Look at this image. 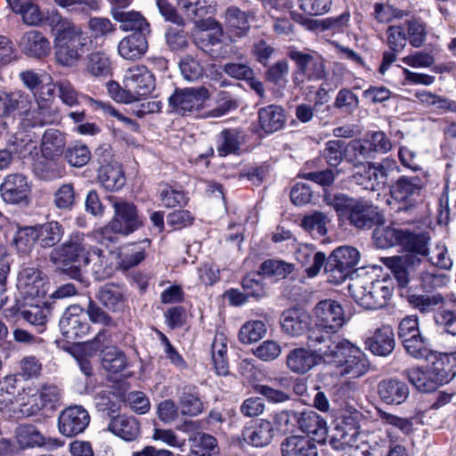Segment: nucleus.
Returning a JSON list of instances; mask_svg holds the SVG:
<instances>
[{
  "label": "nucleus",
  "instance_id": "obj_32",
  "mask_svg": "<svg viewBox=\"0 0 456 456\" xmlns=\"http://www.w3.org/2000/svg\"><path fill=\"white\" fill-rule=\"evenodd\" d=\"M435 360L432 362L431 375L436 379L437 387L448 384L456 376L454 362L447 357V354L431 355Z\"/></svg>",
  "mask_w": 456,
  "mask_h": 456
},
{
  "label": "nucleus",
  "instance_id": "obj_33",
  "mask_svg": "<svg viewBox=\"0 0 456 456\" xmlns=\"http://www.w3.org/2000/svg\"><path fill=\"white\" fill-rule=\"evenodd\" d=\"M112 17L120 23L119 28L123 31L150 32V25L144 17L137 12H125L112 9Z\"/></svg>",
  "mask_w": 456,
  "mask_h": 456
},
{
  "label": "nucleus",
  "instance_id": "obj_47",
  "mask_svg": "<svg viewBox=\"0 0 456 456\" xmlns=\"http://www.w3.org/2000/svg\"><path fill=\"white\" fill-rule=\"evenodd\" d=\"M96 298L109 310L116 312L123 307L124 295L121 289L114 284H106L101 288Z\"/></svg>",
  "mask_w": 456,
  "mask_h": 456
},
{
  "label": "nucleus",
  "instance_id": "obj_45",
  "mask_svg": "<svg viewBox=\"0 0 456 456\" xmlns=\"http://www.w3.org/2000/svg\"><path fill=\"white\" fill-rule=\"evenodd\" d=\"M87 256V263L84 265H92L91 269L97 280H103L111 275L113 268L102 249L91 247Z\"/></svg>",
  "mask_w": 456,
  "mask_h": 456
},
{
  "label": "nucleus",
  "instance_id": "obj_5",
  "mask_svg": "<svg viewBox=\"0 0 456 456\" xmlns=\"http://www.w3.org/2000/svg\"><path fill=\"white\" fill-rule=\"evenodd\" d=\"M107 200L114 210L113 217L106 226L94 232L96 240L106 247L117 241L116 234L129 235L142 225V219L133 202L116 196H109Z\"/></svg>",
  "mask_w": 456,
  "mask_h": 456
},
{
  "label": "nucleus",
  "instance_id": "obj_52",
  "mask_svg": "<svg viewBox=\"0 0 456 456\" xmlns=\"http://www.w3.org/2000/svg\"><path fill=\"white\" fill-rule=\"evenodd\" d=\"M191 451L198 456H212L217 453L216 439L205 433H196L190 439Z\"/></svg>",
  "mask_w": 456,
  "mask_h": 456
},
{
  "label": "nucleus",
  "instance_id": "obj_40",
  "mask_svg": "<svg viewBox=\"0 0 456 456\" xmlns=\"http://www.w3.org/2000/svg\"><path fill=\"white\" fill-rule=\"evenodd\" d=\"M16 314L28 323L38 327V330L41 332L47 322L49 308L44 304L39 305L37 302L18 306Z\"/></svg>",
  "mask_w": 456,
  "mask_h": 456
},
{
  "label": "nucleus",
  "instance_id": "obj_6",
  "mask_svg": "<svg viewBox=\"0 0 456 456\" xmlns=\"http://www.w3.org/2000/svg\"><path fill=\"white\" fill-rule=\"evenodd\" d=\"M359 260V251L349 246L337 248L328 257L325 252L317 251L315 252V276L323 266L327 281L339 284L355 273Z\"/></svg>",
  "mask_w": 456,
  "mask_h": 456
},
{
  "label": "nucleus",
  "instance_id": "obj_62",
  "mask_svg": "<svg viewBox=\"0 0 456 456\" xmlns=\"http://www.w3.org/2000/svg\"><path fill=\"white\" fill-rule=\"evenodd\" d=\"M64 157L70 166L81 167L90 160L91 152L86 144L75 143L66 150Z\"/></svg>",
  "mask_w": 456,
  "mask_h": 456
},
{
  "label": "nucleus",
  "instance_id": "obj_4",
  "mask_svg": "<svg viewBox=\"0 0 456 456\" xmlns=\"http://www.w3.org/2000/svg\"><path fill=\"white\" fill-rule=\"evenodd\" d=\"M322 201L357 229L370 230L384 223L379 208L370 200L352 198L344 193H331L324 189Z\"/></svg>",
  "mask_w": 456,
  "mask_h": 456
},
{
  "label": "nucleus",
  "instance_id": "obj_51",
  "mask_svg": "<svg viewBox=\"0 0 456 456\" xmlns=\"http://www.w3.org/2000/svg\"><path fill=\"white\" fill-rule=\"evenodd\" d=\"M403 229L395 227H378L374 230L373 239L375 244L379 248H387L395 245H401L403 236H404Z\"/></svg>",
  "mask_w": 456,
  "mask_h": 456
},
{
  "label": "nucleus",
  "instance_id": "obj_7",
  "mask_svg": "<svg viewBox=\"0 0 456 456\" xmlns=\"http://www.w3.org/2000/svg\"><path fill=\"white\" fill-rule=\"evenodd\" d=\"M90 248L86 242L85 235L75 232L68 240L50 252L49 261L70 277L77 279L81 275L79 266L87 263Z\"/></svg>",
  "mask_w": 456,
  "mask_h": 456
},
{
  "label": "nucleus",
  "instance_id": "obj_34",
  "mask_svg": "<svg viewBox=\"0 0 456 456\" xmlns=\"http://www.w3.org/2000/svg\"><path fill=\"white\" fill-rule=\"evenodd\" d=\"M98 180L108 191H118L126 183L124 171L118 162L100 167Z\"/></svg>",
  "mask_w": 456,
  "mask_h": 456
},
{
  "label": "nucleus",
  "instance_id": "obj_31",
  "mask_svg": "<svg viewBox=\"0 0 456 456\" xmlns=\"http://www.w3.org/2000/svg\"><path fill=\"white\" fill-rule=\"evenodd\" d=\"M178 409L183 416L195 417L203 411V403L195 387L185 386L178 396Z\"/></svg>",
  "mask_w": 456,
  "mask_h": 456
},
{
  "label": "nucleus",
  "instance_id": "obj_41",
  "mask_svg": "<svg viewBox=\"0 0 456 456\" xmlns=\"http://www.w3.org/2000/svg\"><path fill=\"white\" fill-rule=\"evenodd\" d=\"M37 242L42 248H52L57 245L63 237L64 229L55 221L36 225Z\"/></svg>",
  "mask_w": 456,
  "mask_h": 456
},
{
  "label": "nucleus",
  "instance_id": "obj_28",
  "mask_svg": "<svg viewBox=\"0 0 456 456\" xmlns=\"http://www.w3.org/2000/svg\"><path fill=\"white\" fill-rule=\"evenodd\" d=\"M30 103V95L23 91L0 90V118H8L16 110L26 109Z\"/></svg>",
  "mask_w": 456,
  "mask_h": 456
},
{
  "label": "nucleus",
  "instance_id": "obj_12",
  "mask_svg": "<svg viewBox=\"0 0 456 456\" xmlns=\"http://www.w3.org/2000/svg\"><path fill=\"white\" fill-rule=\"evenodd\" d=\"M123 86L126 87L132 102L150 94L155 88L153 74L143 65H135L126 70Z\"/></svg>",
  "mask_w": 456,
  "mask_h": 456
},
{
  "label": "nucleus",
  "instance_id": "obj_37",
  "mask_svg": "<svg viewBox=\"0 0 456 456\" xmlns=\"http://www.w3.org/2000/svg\"><path fill=\"white\" fill-rule=\"evenodd\" d=\"M260 127L267 134L280 130L285 122L283 110L280 106L269 105L258 111Z\"/></svg>",
  "mask_w": 456,
  "mask_h": 456
},
{
  "label": "nucleus",
  "instance_id": "obj_54",
  "mask_svg": "<svg viewBox=\"0 0 456 456\" xmlns=\"http://www.w3.org/2000/svg\"><path fill=\"white\" fill-rule=\"evenodd\" d=\"M177 5L184 16L197 25L203 21L211 10L210 6H207L198 0H177Z\"/></svg>",
  "mask_w": 456,
  "mask_h": 456
},
{
  "label": "nucleus",
  "instance_id": "obj_13",
  "mask_svg": "<svg viewBox=\"0 0 456 456\" xmlns=\"http://www.w3.org/2000/svg\"><path fill=\"white\" fill-rule=\"evenodd\" d=\"M363 415L357 410L347 411L341 424L338 426V434L330 441L331 446L336 450H345L346 447L356 446L355 443L360 434L361 422Z\"/></svg>",
  "mask_w": 456,
  "mask_h": 456
},
{
  "label": "nucleus",
  "instance_id": "obj_9",
  "mask_svg": "<svg viewBox=\"0 0 456 456\" xmlns=\"http://www.w3.org/2000/svg\"><path fill=\"white\" fill-rule=\"evenodd\" d=\"M400 172L395 160L386 158L379 163L368 162L364 174H355L354 181L371 191L388 186L395 183V175Z\"/></svg>",
  "mask_w": 456,
  "mask_h": 456
},
{
  "label": "nucleus",
  "instance_id": "obj_60",
  "mask_svg": "<svg viewBox=\"0 0 456 456\" xmlns=\"http://www.w3.org/2000/svg\"><path fill=\"white\" fill-rule=\"evenodd\" d=\"M289 58L295 61L297 70L296 73V81L303 82L305 77L311 78L310 67L314 62V57L309 53H303L297 50H292L289 53Z\"/></svg>",
  "mask_w": 456,
  "mask_h": 456
},
{
  "label": "nucleus",
  "instance_id": "obj_15",
  "mask_svg": "<svg viewBox=\"0 0 456 456\" xmlns=\"http://www.w3.org/2000/svg\"><path fill=\"white\" fill-rule=\"evenodd\" d=\"M47 276L38 268L23 267L18 275L17 289L25 297H43L46 294Z\"/></svg>",
  "mask_w": 456,
  "mask_h": 456
},
{
  "label": "nucleus",
  "instance_id": "obj_35",
  "mask_svg": "<svg viewBox=\"0 0 456 456\" xmlns=\"http://www.w3.org/2000/svg\"><path fill=\"white\" fill-rule=\"evenodd\" d=\"M273 436V427L270 421L261 419L254 428H248L243 430L242 437L248 444L263 447L270 444Z\"/></svg>",
  "mask_w": 456,
  "mask_h": 456
},
{
  "label": "nucleus",
  "instance_id": "obj_10",
  "mask_svg": "<svg viewBox=\"0 0 456 456\" xmlns=\"http://www.w3.org/2000/svg\"><path fill=\"white\" fill-rule=\"evenodd\" d=\"M343 323V308L337 301L322 299L315 305V336L329 334L339 337L337 331Z\"/></svg>",
  "mask_w": 456,
  "mask_h": 456
},
{
  "label": "nucleus",
  "instance_id": "obj_24",
  "mask_svg": "<svg viewBox=\"0 0 456 456\" xmlns=\"http://www.w3.org/2000/svg\"><path fill=\"white\" fill-rule=\"evenodd\" d=\"M19 45L24 54L37 59L47 56L51 50L49 40L37 30H29L24 33Z\"/></svg>",
  "mask_w": 456,
  "mask_h": 456
},
{
  "label": "nucleus",
  "instance_id": "obj_16",
  "mask_svg": "<svg viewBox=\"0 0 456 456\" xmlns=\"http://www.w3.org/2000/svg\"><path fill=\"white\" fill-rule=\"evenodd\" d=\"M59 326L62 336L69 340L83 338L90 330V325L83 315V308L78 305H71L66 309Z\"/></svg>",
  "mask_w": 456,
  "mask_h": 456
},
{
  "label": "nucleus",
  "instance_id": "obj_39",
  "mask_svg": "<svg viewBox=\"0 0 456 456\" xmlns=\"http://www.w3.org/2000/svg\"><path fill=\"white\" fill-rule=\"evenodd\" d=\"M416 96L423 105L429 108L433 112L438 114L456 113V101L428 91L418 92Z\"/></svg>",
  "mask_w": 456,
  "mask_h": 456
},
{
  "label": "nucleus",
  "instance_id": "obj_27",
  "mask_svg": "<svg viewBox=\"0 0 456 456\" xmlns=\"http://www.w3.org/2000/svg\"><path fill=\"white\" fill-rule=\"evenodd\" d=\"M423 187V178L418 175H401L390 184V193L396 200H406L413 195L419 194Z\"/></svg>",
  "mask_w": 456,
  "mask_h": 456
},
{
  "label": "nucleus",
  "instance_id": "obj_11",
  "mask_svg": "<svg viewBox=\"0 0 456 456\" xmlns=\"http://www.w3.org/2000/svg\"><path fill=\"white\" fill-rule=\"evenodd\" d=\"M209 97L210 93L205 86L176 89L169 97V104L176 113L184 116L202 109Z\"/></svg>",
  "mask_w": 456,
  "mask_h": 456
},
{
  "label": "nucleus",
  "instance_id": "obj_29",
  "mask_svg": "<svg viewBox=\"0 0 456 456\" xmlns=\"http://www.w3.org/2000/svg\"><path fill=\"white\" fill-rule=\"evenodd\" d=\"M66 145V135L58 129L49 128L45 131L41 140V151L47 159L60 157Z\"/></svg>",
  "mask_w": 456,
  "mask_h": 456
},
{
  "label": "nucleus",
  "instance_id": "obj_2",
  "mask_svg": "<svg viewBox=\"0 0 456 456\" xmlns=\"http://www.w3.org/2000/svg\"><path fill=\"white\" fill-rule=\"evenodd\" d=\"M48 23L54 36V56L57 63L69 68L76 66L88 51V37L79 26L59 13H53L48 18Z\"/></svg>",
  "mask_w": 456,
  "mask_h": 456
},
{
  "label": "nucleus",
  "instance_id": "obj_8",
  "mask_svg": "<svg viewBox=\"0 0 456 456\" xmlns=\"http://www.w3.org/2000/svg\"><path fill=\"white\" fill-rule=\"evenodd\" d=\"M347 288L354 302L367 310H377L386 306L394 290L387 281H370L367 276L350 278Z\"/></svg>",
  "mask_w": 456,
  "mask_h": 456
},
{
  "label": "nucleus",
  "instance_id": "obj_44",
  "mask_svg": "<svg viewBox=\"0 0 456 456\" xmlns=\"http://www.w3.org/2000/svg\"><path fill=\"white\" fill-rule=\"evenodd\" d=\"M345 157L346 160L354 167H359L362 165L365 160L375 158L366 139L350 142L346 148Z\"/></svg>",
  "mask_w": 456,
  "mask_h": 456
},
{
  "label": "nucleus",
  "instance_id": "obj_53",
  "mask_svg": "<svg viewBox=\"0 0 456 456\" xmlns=\"http://www.w3.org/2000/svg\"><path fill=\"white\" fill-rule=\"evenodd\" d=\"M293 270L294 265L292 264L278 259H268L261 264L257 275H265L281 280L286 278Z\"/></svg>",
  "mask_w": 456,
  "mask_h": 456
},
{
  "label": "nucleus",
  "instance_id": "obj_30",
  "mask_svg": "<svg viewBox=\"0 0 456 456\" xmlns=\"http://www.w3.org/2000/svg\"><path fill=\"white\" fill-rule=\"evenodd\" d=\"M108 429L126 441H134L140 435V424L132 416L119 415L112 418Z\"/></svg>",
  "mask_w": 456,
  "mask_h": 456
},
{
  "label": "nucleus",
  "instance_id": "obj_61",
  "mask_svg": "<svg viewBox=\"0 0 456 456\" xmlns=\"http://www.w3.org/2000/svg\"><path fill=\"white\" fill-rule=\"evenodd\" d=\"M406 23V37L410 45L416 48L422 46L428 36L427 24L419 19H411Z\"/></svg>",
  "mask_w": 456,
  "mask_h": 456
},
{
  "label": "nucleus",
  "instance_id": "obj_55",
  "mask_svg": "<svg viewBox=\"0 0 456 456\" xmlns=\"http://www.w3.org/2000/svg\"><path fill=\"white\" fill-rule=\"evenodd\" d=\"M216 151L221 157L236 153L240 149L239 132L236 129H224L217 136Z\"/></svg>",
  "mask_w": 456,
  "mask_h": 456
},
{
  "label": "nucleus",
  "instance_id": "obj_36",
  "mask_svg": "<svg viewBox=\"0 0 456 456\" xmlns=\"http://www.w3.org/2000/svg\"><path fill=\"white\" fill-rule=\"evenodd\" d=\"M39 399L40 404L35 403L30 408H28V404L30 403L29 401L28 403L22 405L23 408L20 409V411L27 416H31L36 414L43 407L53 408L61 400V391L55 385L44 384L40 389Z\"/></svg>",
  "mask_w": 456,
  "mask_h": 456
},
{
  "label": "nucleus",
  "instance_id": "obj_20",
  "mask_svg": "<svg viewBox=\"0 0 456 456\" xmlns=\"http://www.w3.org/2000/svg\"><path fill=\"white\" fill-rule=\"evenodd\" d=\"M281 325L284 333L292 337L302 336L310 330L312 316L302 308H289L282 313Z\"/></svg>",
  "mask_w": 456,
  "mask_h": 456
},
{
  "label": "nucleus",
  "instance_id": "obj_56",
  "mask_svg": "<svg viewBox=\"0 0 456 456\" xmlns=\"http://www.w3.org/2000/svg\"><path fill=\"white\" fill-rule=\"evenodd\" d=\"M179 69L183 78L189 82L198 81L204 76V68L201 62L190 54L181 58Z\"/></svg>",
  "mask_w": 456,
  "mask_h": 456
},
{
  "label": "nucleus",
  "instance_id": "obj_17",
  "mask_svg": "<svg viewBox=\"0 0 456 456\" xmlns=\"http://www.w3.org/2000/svg\"><path fill=\"white\" fill-rule=\"evenodd\" d=\"M90 422L89 413L81 406L63 410L58 419L60 432L65 436H74L85 431Z\"/></svg>",
  "mask_w": 456,
  "mask_h": 456
},
{
  "label": "nucleus",
  "instance_id": "obj_25",
  "mask_svg": "<svg viewBox=\"0 0 456 456\" xmlns=\"http://www.w3.org/2000/svg\"><path fill=\"white\" fill-rule=\"evenodd\" d=\"M148 41L143 32H133L123 37L118 45V54L128 61L141 59L148 51Z\"/></svg>",
  "mask_w": 456,
  "mask_h": 456
},
{
  "label": "nucleus",
  "instance_id": "obj_19",
  "mask_svg": "<svg viewBox=\"0 0 456 456\" xmlns=\"http://www.w3.org/2000/svg\"><path fill=\"white\" fill-rule=\"evenodd\" d=\"M223 29L221 26L216 25L212 28V30L201 33L198 37H195L194 44L199 49L209 54L215 59H225L230 56L232 46L224 44L222 41Z\"/></svg>",
  "mask_w": 456,
  "mask_h": 456
},
{
  "label": "nucleus",
  "instance_id": "obj_18",
  "mask_svg": "<svg viewBox=\"0 0 456 456\" xmlns=\"http://www.w3.org/2000/svg\"><path fill=\"white\" fill-rule=\"evenodd\" d=\"M29 191L28 178L20 173L8 175L0 186L1 197L9 204L26 203Z\"/></svg>",
  "mask_w": 456,
  "mask_h": 456
},
{
  "label": "nucleus",
  "instance_id": "obj_38",
  "mask_svg": "<svg viewBox=\"0 0 456 456\" xmlns=\"http://www.w3.org/2000/svg\"><path fill=\"white\" fill-rule=\"evenodd\" d=\"M314 439L308 436H294L281 444L283 456H314Z\"/></svg>",
  "mask_w": 456,
  "mask_h": 456
},
{
  "label": "nucleus",
  "instance_id": "obj_22",
  "mask_svg": "<svg viewBox=\"0 0 456 456\" xmlns=\"http://www.w3.org/2000/svg\"><path fill=\"white\" fill-rule=\"evenodd\" d=\"M54 90L57 91V96L61 102L70 108L78 106L81 102H86L92 107H94V104L97 103L96 100L77 92L75 86L68 79L57 80L53 85V88H48L47 94L52 96Z\"/></svg>",
  "mask_w": 456,
  "mask_h": 456
},
{
  "label": "nucleus",
  "instance_id": "obj_46",
  "mask_svg": "<svg viewBox=\"0 0 456 456\" xmlns=\"http://www.w3.org/2000/svg\"><path fill=\"white\" fill-rule=\"evenodd\" d=\"M225 18L230 32L233 37H242L249 30L248 14L235 6L226 10Z\"/></svg>",
  "mask_w": 456,
  "mask_h": 456
},
{
  "label": "nucleus",
  "instance_id": "obj_23",
  "mask_svg": "<svg viewBox=\"0 0 456 456\" xmlns=\"http://www.w3.org/2000/svg\"><path fill=\"white\" fill-rule=\"evenodd\" d=\"M378 395L382 402L390 405L403 403L410 395L408 385L398 379H387L378 384Z\"/></svg>",
  "mask_w": 456,
  "mask_h": 456
},
{
  "label": "nucleus",
  "instance_id": "obj_1",
  "mask_svg": "<svg viewBox=\"0 0 456 456\" xmlns=\"http://www.w3.org/2000/svg\"><path fill=\"white\" fill-rule=\"evenodd\" d=\"M327 368V373L357 379L370 370L365 354L350 341L329 334L315 336V367Z\"/></svg>",
  "mask_w": 456,
  "mask_h": 456
},
{
  "label": "nucleus",
  "instance_id": "obj_3",
  "mask_svg": "<svg viewBox=\"0 0 456 456\" xmlns=\"http://www.w3.org/2000/svg\"><path fill=\"white\" fill-rule=\"evenodd\" d=\"M401 246L406 250L402 256L386 257L384 264L391 271L397 287L405 289L415 279L422 265V256H428V240L424 234L404 231Z\"/></svg>",
  "mask_w": 456,
  "mask_h": 456
},
{
  "label": "nucleus",
  "instance_id": "obj_57",
  "mask_svg": "<svg viewBox=\"0 0 456 456\" xmlns=\"http://www.w3.org/2000/svg\"><path fill=\"white\" fill-rule=\"evenodd\" d=\"M17 441L21 447L41 446L45 437L33 425H20L16 430Z\"/></svg>",
  "mask_w": 456,
  "mask_h": 456
},
{
  "label": "nucleus",
  "instance_id": "obj_64",
  "mask_svg": "<svg viewBox=\"0 0 456 456\" xmlns=\"http://www.w3.org/2000/svg\"><path fill=\"white\" fill-rule=\"evenodd\" d=\"M14 159H24L37 152V145L31 139L14 137L7 143Z\"/></svg>",
  "mask_w": 456,
  "mask_h": 456
},
{
  "label": "nucleus",
  "instance_id": "obj_14",
  "mask_svg": "<svg viewBox=\"0 0 456 456\" xmlns=\"http://www.w3.org/2000/svg\"><path fill=\"white\" fill-rule=\"evenodd\" d=\"M37 107L34 109H22L24 110L23 126L25 127H37L51 125L60 120V113L52 108L53 101L45 98L42 94L34 92Z\"/></svg>",
  "mask_w": 456,
  "mask_h": 456
},
{
  "label": "nucleus",
  "instance_id": "obj_50",
  "mask_svg": "<svg viewBox=\"0 0 456 456\" xmlns=\"http://www.w3.org/2000/svg\"><path fill=\"white\" fill-rule=\"evenodd\" d=\"M408 354L415 359H428L434 355L430 340L421 333L402 342Z\"/></svg>",
  "mask_w": 456,
  "mask_h": 456
},
{
  "label": "nucleus",
  "instance_id": "obj_43",
  "mask_svg": "<svg viewBox=\"0 0 456 456\" xmlns=\"http://www.w3.org/2000/svg\"><path fill=\"white\" fill-rule=\"evenodd\" d=\"M287 365L293 372L306 373L314 367V351L304 347L293 349L287 355Z\"/></svg>",
  "mask_w": 456,
  "mask_h": 456
},
{
  "label": "nucleus",
  "instance_id": "obj_49",
  "mask_svg": "<svg viewBox=\"0 0 456 456\" xmlns=\"http://www.w3.org/2000/svg\"><path fill=\"white\" fill-rule=\"evenodd\" d=\"M405 376L420 392L430 393L437 389L436 379L431 375V369L424 370L420 368H412L405 371Z\"/></svg>",
  "mask_w": 456,
  "mask_h": 456
},
{
  "label": "nucleus",
  "instance_id": "obj_58",
  "mask_svg": "<svg viewBox=\"0 0 456 456\" xmlns=\"http://www.w3.org/2000/svg\"><path fill=\"white\" fill-rule=\"evenodd\" d=\"M265 333L266 327L262 321H250L240 328L239 339L243 344H250L261 339Z\"/></svg>",
  "mask_w": 456,
  "mask_h": 456
},
{
  "label": "nucleus",
  "instance_id": "obj_63",
  "mask_svg": "<svg viewBox=\"0 0 456 456\" xmlns=\"http://www.w3.org/2000/svg\"><path fill=\"white\" fill-rule=\"evenodd\" d=\"M76 192L71 183L62 184L53 195L55 207L62 210H70L75 205Z\"/></svg>",
  "mask_w": 456,
  "mask_h": 456
},
{
  "label": "nucleus",
  "instance_id": "obj_48",
  "mask_svg": "<svg viewBox=\"0 0 456 456\" xmlns=\"http://www.w3.org/2000/svg\"><path fill=\"white\" fill-rule=\"evenodd\" d=\"M102 365L104 370L111 373H118L127 366V359L123 351L114 346L102 350Z\"/></svg>",
  "mask_w": 456,
  "mask_h": 456
},
{
  "label": "nucleus",
  "instance_id": "obj_59",
  "mask_svg": "<svg viewBox=\"0 0 456 456\" xmlns=\"http://www.w3.org/2000/svg\"><path fill=\"white\" fill-rule=\"evenodd\" d=\"M86 70L94 77H106L110 73V62L103 53H92L87 57Z\"/></svg>",
  "mask_w": 456,
  "mask_h": 456
},
{
  "label": "nucleus",
  "instance_id": "obj_26",
  "mask_svg": "<svg viewBox=\"0 0 456 456\" xmlns=\"http://www.w3.org/2000/svg\"><path fill=\"white\" fill-rule=\"evenodd\" d=\"M367 348L375 355L387 356L395 349V334L390 326L377 329L373 335L365 340Z\"/></svg>",
  "mask_w": 456,
  "mask_h": 456
},
{
  "label": "nucleus",
  "instance_id": "obj_21",
  "mask_svg": "<svg viewBox=\"0 0 456 456\" xmlns=\"http://www.w3.org/2000/svg\"><path fill=\"white\" fill-rule=\"evenodd\" d=\"M389 51L383 53L379 73L385 74L392 63L396 61V53H401L407 45V37L403 27L389 26L387 29Z\"/></svg>",
  "mask_w": 456,
  "mask_h": 456
},
{
  "label": "nucleus",
  "instance_id": "obj_42",
  "mask_svg": "<svg viewBox=\"0 0 456 456\" xmlns=\"http://www.w3.org/2000/svg\"><path fill=\"white\" fill-rule=\"evenodd\" d=\"M400 289L402 290V295L405 293L409 304L422 314L432 312L444 302V297L441 294L416 295L411 293L410 284L407 288Z\"/></svg>",
  "mask_w": 456,
  "mask_h": 456
}]
</instances>
